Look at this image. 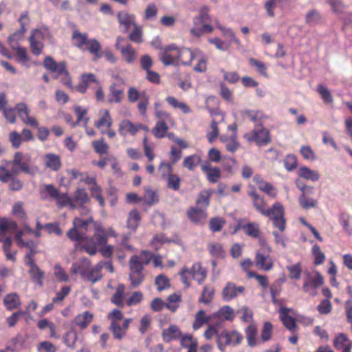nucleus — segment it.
I'll use <instances>...</instances> for the list:
<instances>
[{
    "mask_svg": "<svg viewBox=\"0 0 352 352\" xmlns=\"http://www.w3.org/2000/svg\"><path fill=\"white\" fill-rule=\"evenodd\" d=\"M72 41L73 45L76 47L82 50H87L94 54L95 59L102 56V54H100L101 50L100 43L96 38L89 40L87 34H82L76 30L73 32Z\"/></svg>",
    "mask_w": 352,
    "mask_h": 352,
    "instance_id": "1",
    "label": "nucleus"
},
{
    "mask_svg": "<svg viewBox=\"0 0 352 352\" xmlns=\"http://www.w3.org/2000/svg\"><path fill=\"white\" fill-rule=\"evenodd\" d=\"M263 216L269 218L274 228L283 232L286 229L285 210L283 205L278 201L275 202L271 207L267 208Z\"/></svg>",
    "mask_w": 352,
    "mask_h": 352,
    "instance_id": "2",
    "label": "nucleus"
},
{
    "mask_svg": "<svg viewBox=\"0 0 352 352\" xmlns=\"http://www.w3.org/2000/svg\"><path fill=\"white\" fill-rule=\"evenodd\" d=\"M94 221L92 217L82 219L76 217L73 221V227L67 232V237L73 241H84L89 225Z\"/></svg>",
    "mask_w": 352,
    "mask_h": 352,
    "instance_id": "3",
    "label": "nucleus"
},
{
    "mask_svg": "<svg viewBox=\"0 0 352 352\" xmlns=\"http://www.w3.org/2000/svg\"><path fill=\"white\" fill-rule=\"evenodd\" d=\"M83 248L90 255H95L98 246H103L107 242V236L103 228L96 227L95 232L92 237H86Z\"/></svg>",
    "mask_w": 352,
    "mask_h": 352,
    "instance_id": "4",
    "label": "nucleus"
},
{
    "mask_svg": "<svg viewBox=\"0 0 352 352\" xmlns=\"http://www.w3.org/2000/svg\"><path fill=\"white\" fill-rule=\"evenodd\" d=\"M243 338V336L235 330H223L217 335V347L224 352L227 346H236L242 342Z\"/></svg>",
    "mask_w": 352,
    "mask_h": 352,
    "instance_id": "5",
    "label": "nucleus"
},
{
    "mask_svg": "<svg viewBox=\"0 0 352 352\" xmlns=\"http://www.w3.org/2000/svg\"><path fill=\"white\" fill-rule=\"evenodd\" d=\"M244 138L249 142H254L259 146L271 142L269 130L260 124H256L252 131L244 134Z\"/></svg>",
    "mask_w": 352,
    "mask_h": 352,
    "instance_id": "6",
    "label": "nucleus"
},
{
    "mask_svg": "<svg viewBox=\"0 0 352 352\" xmlns=\"http://www.w3.org/2000/svg\"><path fill=\"white\" fill-rule=\"evenodd\" d=\"M18 228V225L16 222L8 221L6 219H3L0 223V243L3 244L2 249L3 252L10 250L12 240L10 236H7L8 233H11L16 231Z\"/></svg>",
    "mask_w": 352,
    "mask_h": 352,
    "instance_id": "7",
    "label": "nucleus"
},
{
    "mask_svg": "<svg viewBox=\"0 0 352 352\" xmlns=\"http://www.w3.org/2000/svg\"><path fill=\"white\" fill-rule=\"evenodd\" d=\"M30 157L28 155L16 152L13 160L8 162L6 165L7 166H11V172L16 175L21 172L29 173L30 172Z\"/></svg>",
    "mask_w": 352,
    "mask_h": 352,
    "instance_id": "8",
    "label": "nucleus"
},
{
    "mask_svg": "<svg viewBox=\"0 0 352 352\" xmlns=\"http://www.w3.org/2000/svg\"><path fill=\"white\" fill-rule=\"evenodd\" d=\"M129 280L133 288L139 287L144 280L145 275L143 273V267L136 261V258L129 259Z\"/></svg>",
    "mask_w": 352,
    "mask_h": 352,
    "instance_id": "9",
    "label": "nucleus"
},
{
    "mask_svg": "<svg viewBox=\"0 0 352 352\" xmlns=\"http://www.w3.org/2000/svg\"><path fill=\"white\" fill-rule=\"evenodd\" d=\"M45 36V32L41 30L35 29L32 31L29 38L30 47L32 54L35 56L41 54L44 45L42 41Z\"/></svg>",
    "mask_w": 352,
    "mask_h": 352,
    "instance_id": "10",
    "label": "nucleus"
},
{
    "mask_svg": "<svg viewBox=\"0 0 352 352\" xmlns=\"http://www.w3.org/2000/svg\"><path fill=\"white\" fill-rule=\"evenodd\" d=\"M19 22L20 23L21 28L19 31L14 32L13 34L10 35L8 38V41L12 49H15L17 47V43L16 41L20 38L21 36H23V34L26 32L25 26L29 24L30 23V19L28 17V12L25 11L23 12L19 19Z\"/></svg>",
    "mask_w": 352,
    "mask_h": 352,
    "instance_id": "11",
    "label": "nucleus"
},
{
    "mask_svg": "<svg viewBox=\"0 0 352 352\" xmlns=\"http://www.w3.org/2000/svg\"><path fill=\"white\" fill-rule=\"evenodd\" d=\"M124 82L122 80L112 83L109 87L108 101L109 103H120L124 98Z\"/></svg>",
    "mask_w": 352,
    "mask_h": 352,
    "instance_id": "12",
    "label": "nucleus"
},
{
    "mask_svg": "<svg viewBox=\"0 0 352 352\" xmlns=\"http://www.w3.org/2000/svg\"><path fill=\"white\" fill-rule=\"evenodd\" d=\"M178 47L175 44L166 46L160 53V60L164 65H172L176 64L177 61V54L176 52Z\"/></svg>",
    "mask_w": 352,
    "mask_h": 352,
    "instance_id": "13",
    "label": "nucleus"
},
{
    "mask_svg": "<svg viewBox=\"0 0 352 352\" xmlns=\"http://www.w3.org/2000/svg\"><path fill=\"white\" fill-rule=\"evenodd\" d=\"M323 283V276L319 272H316L314 276L308 274L304 281L302 289L305 292L309 293L310 294L314 296L316 293L312 292V290L318 288Z\"/></svg>",
    "mask_w": 352,
    "mask_h": 352,
    "instance_id": "14",
    "label": "nucleus"
},
{
    "mask_svg": "<svg viewBox=\"0 0 352 352\" xmlns=\"http://www.w3.org/2000/svg\"><path fill=\"white\" fill-rule=\"evenodd\" d=\"M244 291L243 286H236L232 282H228L222 290V298L224 301L229 302L236 298L239 294H243Z\"/></svg>",
    "mask_w": 352,
    "mask_h": 352,
    "instance_id": "15",
    "label": "nucleus"
},
{
    "mask_svg": "<svg viewBox=\"0 0 352 352\" xmlns=\"http://www.w3.org/2000/svg\"><path fill=\"white\" fill-rule=\"evenodd\" d=\"M124 41L121 36H118L116 39V48L119 50L123 58L128 63H132L136 59V52L131 44H127L125 47L121 46L120 43Z\"/></svg>",
    "mask_w": 352,
    "mask_h": 352,
    "instance_id": "16",
    "label": "nucleus"
},
{
    "mask_svg": "<svg viewBox=\"0 0 352 352\" xmlns=\"http://www.w3.org/2000/svg\"><path fill=\"white\" fill-rule=\"evenodd\" d=\"M248 195L251 198L255 210L263 215L267 208V204L264 197L256 192L254 186H250Z\"/></svg>",
    "mask_w": 352,
    "mask_h": 352,
    "instance_id": "17",
    "label": "nucleus"
},
{
    "mask_svg": "<svg viewBox=\"0 0 352 352\" xmlns=\"http://www.w3.org/2000/svg\"><path fill=\"white\" fill-rule=\"evenodd\" d=\"M28 338V335L23 336L20 333L16 334L8 342L6 346V350L10 351L11 352H19L25 349V343Z\"/></svg>",
    "mask_w": 352,
    "mask_h": 352,
    "instance_id": "18",
    "label": "nucleus"
},
{
    "mask_svg": "<svg viewBox=\"0 0 352 352\" xmlns=\"http://www.w3.org/2000/svg\"><path fill=\"white\" fill-rule=\"evenodd\" d=\"M131 319H125L122 325L116 321H111L109 327V330L112 332L113 338L116 340H122L126 335V331L129 329Z\"/></svg>",
    "mask_w": 352,
    "mask_h": 352,
    "instance_id": "19",
    "label": "nucleus"
},
{
    "mask_svg": "<svg viewBox=\"0 0 352 352\" xmlns=\"http://www.w3.org/2000/svg\"><path fill=\"white\" fill-rule=\"evenodd\" d=\"M15 109L23 123L31 126L38 127V122L35 118L30 117L29 109L25 103L21 102L16 104Z\"/></svg>",
    "mask_w": 352,
    "mask_h": 352,
    "instance_id": "20",
    "label": "nucleus"
},
{
    "mask_svg": "<svg viewBox=\"0 0 352 352\" xmlns=\"http://www.w3.org/2000/svg\"><path fill=\"white\" fill-rule=\"evenodd\" d=\"M188 218L195 224L203 225L207 219L205 209L197 207H190L187 211Z\"/></svg>",
    "mask_w": 352,
    "mask_h": 352,
    "instance_id": "21",
    "label": "nucleus"
},
{
    "mask_svg": "<svg viewBox=\"0 0 352 352\" xmlns=\"http://www.w3.org/2000/svg\"><path fill=\"white\" fill-rule=\"evenodd\" d=\"M44 67L51 72L56 73L58 76L61 75V72L65 71L66 63L61 61L57 63L52 56H46L43 60Z\"/></svg>",
    "mask_w": 352,
    "mask_h": 352,
    "instance_id": "22",
    "label": "nucleus"
},
{
    "mask_svg": "<svg viewBox=\"0 0 352 352\" xmlns=\"http://www.w3.org/2000/svg\"><path fill=\"white\" fill-rule=\"evenodd\" d=\"M144 125L140 124L138 125L133 124L130 120H124L119 124L118 131L122 136L127 134L134 135L140 130V128H144Z\"/></svg>",
    "mask_w": 352,
    "mask_h": 352,
    "instance_id": "23",
    "label": "nucleus"
},
{
    "mask_svg": "<svg viewBox=\"0 0 352 352\" xmlns=\"http://www.w3.org/2000/svg\"><path fill=\"white\" fill-rule=\"evenodd\" d=\"M90 267V261L87 258H82L72 263L70 271L74 274H79L83 278Z\"/></svg>",
    "mask_w": 352,
    "mask_h": 352,
    "instance_id": "24",
    "label": "nucleus"
},
{
    "mask_svg": "<svg viewBox=\"0 0 352 352\" xmlns=\"http://www.w3.org/2000/svg\"><path fill=\"white\" fill-rule=\"evenodd\" d=\"M91 82L99 85V82L94 74H82L80 77V82L75 89L81 94H85L87 91L88 86Z\"/></svg>",
    "mask_w": 352,
    "mask_h": 352,
    "instance_id": "25",
    "label": "nucleus"
},
{
    "mask_svg": "<svg viewBox=\"0 0 352 352\" xmlns=\"http://www.w3.org/2000/svg\"><path fill=\"white\" fill-rule=\"evenodd\" d=\"M43 160L45 167L53 171L59 170L62 165L60 156L54 153L46 154Z\"/></svg>",
    "mask_w": 352,
    "mask_h": 352,
    "instance_id": "26",
    "label": "nucleus"
},
{
    "mask_svg": "<svg viewBox=\"0 0 352 352\" xmlns=\"http://www.w3.org/2000/svg\"><path fill=\"white\" fill-rule=\"evenodd\" d=\"M255 264L257 267L264 271H270L272 269L274 263L269 255H264L261 253H256Z\"/></svg>",
    "mask_w": 352,
    "mask_h": 352,
    "instance_id": "27",
    "label": "nucleus"
},
{
    "mask_svg": "<svg viewBox=\"0 0 352 352\" xmlns=\"http://www.w3.org/2000/svg\"><path fill=\"white\" fill-rule=\"evenodd\" d=\"M162 336L164 342H170L173 340L180 338L182 331L177 325L171 324L168 328L162 331Z\"/></svg>",
    "mask_w": 352,
    "mask_h": 352,
    "instance_id": "28",
    "label": "nucleus"
},
{
    "mask_svg": "<svg viewBox=\"0 0 352 352\" xmlns=\"http://www.w3.org/2000/svg\"><path fill=\"white\" fill-rule=\"evenodd\" d=\"M29 267V274L33 282L38 284L40 287L43 286V279L45 273L43 272L38 266L35 263L28 265Z\"/></svg>",
    "mask_w": 352,
    "mask_h": 352,
    "instance_id": "29",
    "label": "nucleus"
},
{
    "mask_svg": "<svg viewBox=\"0 0 352 352\" xmlns=\"http://www.w3.org/2000/svg\"><path fill=\"white\" fill-rule=\"evenodd\" d=\"M102 265L104 263H98L94 267L89 268L83 279L91 282V283H96L102 278L101 270L102 269Z\"/></svg>",
    "mask_w": 352,
    "mask_h": 352,
    "instance_id": "30",
    "label": "nucleus"
},
{
    "mask_svg": "<svg viewBox=\"0 0 352 352\" xmlns=\"http://www.w3.org/2000/svg\"><path fill=\"white\" fill-rule=\"evenodd\" d=\"M289 309L287 307H280L279 309L280 318L284 326L290 331L296 329V324L294 318L289 316Z\"/></svg>",
    "mask_w": 352,
    "mask_h": 352,
    "instance_id": "31",
    "label": "nucleus"
},
{
    "mask_svg": "<svg viewBox=\"0 0 352 352\" xmlns=\"http://www.w3.org/2000/svg\"><path fill=\"white\" fill-rule=\"evenodd\" d=\"M189 274L199 285L204 283L207 275L206 270L201 267L200 263H194L189 270Z\"/></svg>",
    "mask_w": 352,
    "mask_h": 352,
    "instance_id": "32",
    "label": "nucleus"
},
{
    "mask_svg": "<svg viewBox=\"0 0 352 352\" xmlns=\"http://www.w3.org/2000/svg\"><path fill=\"white\" fill-rule=\"evenodd\" d=\"M299 177L310 180L311 182H317L320 179V175L318 171L311 170L307 166H301L297 171Z\"/></svg>",
    "mask_w": 352,
    "mask_h": 352,
    "instance_id": "33",
    "label": "nucleus"
},
{
    "mask_svg": "<svg viewBox=\"0 0 352 352\" xmlns=\"http://www.w3.org/2000/svg\"><path fill=\"white\" fill-rule=\"evenodd\" d=\"M93 319L94 315L89 311H86L77 315L74 319V322L81 329H85L92 322Z\"/></svg>",
    "mask_w": 352,
    "mask_h": 352,
    "instance_id": "34",
    "label": "nucleus"
},
{
    "mask_svg": "<svg viewBox=\"0 0 352 352\" xmlns=\"http://www.w3.org/2000/svg\"><path fill=\"white\" fill-rule=\"evenodd\" d=\"M177 56V61H180L184 65H188L195 58L194 53L188 48H178L176 52Z\"/></svg>",
    "mask_w": 352,
    "mask_h": 352,
    "instance_id": "35",
    "label": "nucleus"
},
{
    "mask_svg": "<svg viewBox=\"0 0 352 352\" xmlns=\"http://www.w3.org/2000/svg\"><path fill=\"white\" fill-rule=\"evenodd\" d=\"M118 22L120 25L125 27L126 31H128L131 25L133 27L135 23V16L133 14H129L126 12H120L118 14Z\"/></svg>",
    "mask_w": 352,
    "mask_h": 352,
    "instance_id": "36",
    "label": "nucleus"
},
{
    "mask_svg": "<svg viewBox=\"0 0 352 352\" xmlns=\"http://www.w3.org/2000/svg\"><path fill=\"white\" fill-rule=\"evenodd\" d=\"M238 227L241 228L248 236L256 239L260 236V226L257 223L249 222L243 226L239 225Z\"/></svg>",
    "mask_w": 352,
    "mask_h": 352,
    "instance_id": "37",
    "label": "nucleus"
},
{
    "mask_svg": "<svg viewBox=\"0 0 352 352\" xmlns=\"http://www.w3.org/2000/svg\"><path fill=\"white\" fill-rule=\"evenodd\" d=\"M3 304L8 310L17 309L21 305L20 298L16 293L7 294L4 298Z\"/></svg>",
    "mask_w": 352,
    "mask_h": 352,
    "instance_id": "38",
    "label": "nucleus"
},
{
    "mask_svg": "<svg viewBox=\"0 0 352 352\" xmlns=\"http://www.w3.org/2000/svg\"><path fill=\"white\" fill-rule=\"evenodd\" d=\"M214 316L219 319L232 321L234 318V313L232 307L225 305L215 312Z\"/></svg>",
    "mask_w": 352,
    "mask_h": 352,
    "instance_id": "39",
    "label": "nucleus"
},
{
    "mask_svg": "<svg viewBox=\"0 0 352 352\" xmlns=\"http://www.w3.org/2000/svg\"><path fill=\"white\" fill-rule=\"evenodd\" d=\"M320 13L316 9L309 10L305 15V23L309 26H315L322 21Z\"/></svg>",
    "mask_w": 352,
    "mask_h": 352,
    "instance_id": "40",
    "label": "nucleus"
},
{
    "mask_svg": "<svg viewBox=\"0 0 352 352\" xmlns=\"http://www.w3.org/2000/svg\"><path fill=\"white\" fill-rule=\"evenodd\" d=\"M102 113L100 118L95 122V126L98 129H102V126H106L109 129L112 126V118L110 116V113L107 109H103L100 111Z\"/></svg>",
    "mask_w": 352,
    "mask_h": 352,
    "instance_id": "41",
    "label": "nucleus"
},
{
    "mask_svg": "<svg viewBox=\"0 0 352 352\" xmlns=\"http://www.w3.org/2000/svg\"><path fill=\"white\" fill-rule=\"evenodd\" d=\"M141 217L139 212L134 209L131 210L127 219L126 226L129 229L135 230L139 226Z\"/></svg>",
    "mask_w": 352,
    "mask_h": 352,
    "instance_id": "42",
    "label": "nucleus"
},
{
    "mask_svg": "<svg viewBox=\"0 0 352 352\" xmlns=\"http://www.w3.org/2000/svg\"><path fill=\"white\" fill-rule=\"evenodd\" d=\"M218 29L222 32V34L224 37L229 39V43H228L229 45L232 43H235L238 47L241 45L240 40L236 38L235 33L231 28H227L222 26L221 25H219Z\"/></svg>",
    "mask_w": 352,
    "mask_h": 352,
    "instance_id": "43",
    "label": "nucleus"
},
{
    "mask_svg": "<svg viewBox=\"0 0 352 352\" xmlns=\"http://www.w3.org/2000/svg\"><path fill=\"white\" fill-rule=\"evenodd\" d=\"M60 190L52 184H45L43 186V189L41 191V197L43 199H46L48 197L55 200Z\"/></svg>",
    "mask_w": 352,
    "mask_h": 352,
    "instance_id": "44",
    "label": "nucleus"
},
{
    "mask_svg": "<svg viewBox=\"0 0 352 352\" xmlns=\"http://www.w3.org/2000/svg\"><path fill=\"white\" fill-rule=\"evenodd\" d=\"M166 101L172 107L180 109L184 113L187 114L191 112L190 108L186 103L179 102L173 96L167 97Z\"/></svg>",
    "mask_w": 352,
    "mask_h": 352,
    "instance_id": "45",
    "label": "nucleus"
},
{
    "mask_svg": "<svg viewBox=\"0 0 352 352\" xmlns=\"http://www.w3.org/2000/svg\"><path fill=\"white\" fill-rule=\"evenodd\" d=\"M24 235L23 231H18L15 236V239L17 245L19 248H27L28 249H32L37 248V243L32 240L24 241L23 236Z\"/></svg>",
    "mask_w": 352,
    "mask_h": 352,
    "instance_id": "46",
    "label": "nucleus"
},
{
    "mask_svg": "<svg viewBox=\"0 0 352 352\" xmlns=\"http://www.w3.org/2000/svg\"><path fill=\"white\" fill-rule=\"evenodd\" d=\"M125 290V286L123 284H119L116 288L115 294L111 298V302L119 306H124V293Z\"/></svg>",
    "mask_w": 352,
    "mask_h": 352,
    "instance_id": "47",
    "label": "nucleus"
},
{
    "mask_svg": "<svg viewBox=\"0 0 352 352\" xmlns=\"http://www.w3.org/2000/svg\"><path fill=\"white\" fill-rule=\"evenodd\" d=\"M201 157L198 155H192L184 158L183 166L189 170H194L200 164Z\"/></svg>",
    "mask_w": 352,
    "mask_h": 352,
    "instance_id": "48",
    "label": "nucleus"
},
{
    "mask_svg": "<svg viewBox=\"0 0 352 352\" xmlns=\"http://www.w3.org/2000/svg\"><path fill=\"white\" fill-rule=\"evenodd\" d=\"M153 257V254L151 252L144 250L140 252V255H133L130 258V259L136 258V261H138V263L144 267V265H147L150 263Z\"/></svg>",
    "mask_w": 352,
    "mask_h": 352,
    "instance_id": "49",
    "label": "nucleus"
},
{
    "mask_svg": "<svg viewBox=\"0 0 352 352\" xmlns=\"http://www.w3.org/2000/svg\"><path fill=\"white\" fill-rule=\"evenodd\" d=\"M284 282V278H279L276 280L270 286V294L274 303L276 302V296L280 294L282 290V285Z\"/></svg>",
    "mask_w": 352,
    "mask_h": 352,
    "instance_id": "50",
    "label": "nucleus"
},
{
    "mask_svg": "<svg viewBox=\"0 0 352 352\" xmlns=\"http://www.w3.org/2000/svg\"><path fill=\"white\" fill-rule=\"evenodd\" d=\"M214 293V289L212 286L208 285H205L200 296L199 301L204 304L210 303L213 298Z\"/></svg>",
    "mask_w": 352,
    "mask_h": 352,
    "instance_id": "51",
    "label": "nucleus"
},
{
    "mask_svg": "<svg viewBox=\"0 0 352 352\" xmlns=\"http://www.w3.org/2000/svg\"><path fill=\"white\" fill-rule=\"evenodd\" d=\"M242 117L243 119H248L251 122L256 124H260L258 122L263 117V114L260 111H256L252 110H245L241 112Z\"/></svg>",
    "mask_w": 352,
    "mask_h": 352,
    "instance_id": "52",
    "label": "nucleus"
},
{
    "mask_svg": "<svg viewBox=\"0 0 352 352\" xmlns=\"http://www.w3.org/2000/svg\"><path fill=\"white\" fill-rule=\"evenodd\" d=\"M210 321V318L206 316L204 310H199L195 316V320L193 322L192 327L194 329L201 328L204 324Z\"/></svg>",
    "mask_w": 352,
    "mask_h": 352,
    "instance_id": "53",
    "label": "nucleus"
},
{
    "mask_svg": "<svg viewBox=\"0 0 352 352\" xmlns=\"http://www.w3.org/2000/svg\"><path fill=\"white\" fill-rule=\"evenodd\" d=\"M299 204L302 208L307 210L316 207L318 205V201L313 198H309L305 193H302L299 197Z\"/></svg>",
    "mask_w": 352,
    "mask_h": 352,
    "instance_id": "54",
    "label": "nucleus"
},
{
    "mask_svg": "<svg viewBox=\"0 0 352 352\" xmlns=\"http://www.w3.org/2000/svg\"><path fill=\"white\" fill-rule=\"evenodd\" d=\"M208 250L210 254L216 258H223L225 256V252L223 250L221 244L218 243H210L208 245Z\"/></svg>",
    "mask_w": 352,
    "mask_h": 352,
    "instance_id": "55",
    "label": "nucleus"
},
{
    "mask_svg": "<svg viewBox=\"0 0 352 352\" xmlns=\"http://www.w3.org/2000/svg\"><path fill=\"white\" fill-rule=\"evenodd\" d=\"M168 127L164 120H159L153 130L154 135L157 138H162L165 136Z\"/></svg>",
    "mask_w": 352,
    "mask_h": 352,
    "instance_id": "56",
    "label": "nucleus"
},
{
    "mask_svg": "<svg viewBox=\"0 0 352 352\" xmlns=\"http://www.w3.org/2000/svg\"><path fill=\"white\" fill-rule=\"evenodd\" d=\"M326 1L335 14H341L344 13L346 6L342 0H326Z\"/></svg>",
    "mask_w": 352,
    "mask_h": 352,
    "instance_id": "57",
    "label": "nucleus"
},
{
    "mask_svg": "<svg viewBox=\"0 0 352 352\" xmlns=\"http://www.w3.org/2000/svg\"><path fill=\"white\" fill-rule=\"evenodd\" d=\"M149 96L145 91L141 93V98L138 104V109L141 115L143 116H146V110L149 104Z\"/></svg>",
    "mask_w": 352,
    "mask_h": 352,
    "instance_id": "58",
    "label": "nucleus"
},
{
    "mask_svg": "<svg viewBox=\"0 0 352 352\" xmlns=\"http://www.w3.org/2000/svg\"><path fill=\"white\" fill-rule=\"evenodd\" d=\"M317 91L320 95L324 103H332L333 97L331 91L322 84H319L317 87Z\"/></svg>",
    "mask_w": 352,
    "mask_h": 352,
    "instance_id": "59",
    "label": "nucleus"
},
{
    "mask_svg": "<svg viewBox=\"0 0 352 352\" xmlns=\"http://www.w3.org/2000/svg\"><path fill=\"white\" fill-rule=\"evenodd\" d=\"M311 254L314 257V264L316 265H321L325 260V255L321 251L320 248L317 244L313 245L311 249Z\"/></svg>",
    "mask_w": 352,
    "mask_h": 352,
    "instance_id": "60",
    "label": "nucleus"
},
{
    "mask_svg": "<svg viewBox=\"0 0 352 352\" xmlns=\"http://www.w3.org/2000/svg\"><path fill=\"white\" fill-rule=\"evenodd\" d=\"M74 199L79 205H84L89 201L88 194L84 188L77 189L74 192Z\"/></svg>",
    "mask_w": 352,
    "mask_h": 352,
    "instance_id": "61",
    "label": "nucleus"
},
{
    "mask_svg": "<svg viewBox=\"0 0 352 352\" xmlns=\"http://www.w3.org/2000/svg\"><path fill=\"white\" fill-rule=\"evenodd\" d=\"M287 270L289 272V276L291 279H300L302 273V267L300 262L293 265L287 266Z\"/></svg>",
    "mask_w": 352,
    "mask_h": 352,
    "instance_id": "62",
    "label": "nucleus"
},
{
    "mask_svg": "<svg viewBox=\"0 0 352 352\" xmlns=\"http://www.w3.org/2000/svg\"><path fill=\"white\" fill-rule=\"evenodd\" d=\"M180 344L182 347L188 349L192 346H197L198 342L190 334L182 335L180 337Z\"/></svg>",
    "mask_w": 352,
    "mask_h": 352,
    "instance_id": "63",
    "label": "nucleus"
},
{
    "mask_svg": "<svg viewBox=\"0 0 352 352\" xmlns=\"http://www.w3.org/2000/svg\"><path fill=\"white\" fill-rule=\"evenodd\" d=\"M256 333L257 330L254 325H249L246 329V337L249 346H254L256 344Z\"/></svg>",
    "mask_w": 352,
    "mask_h": 352,
    "instance_id": "64",
    "label": "nucleus"
}]
</instances>
